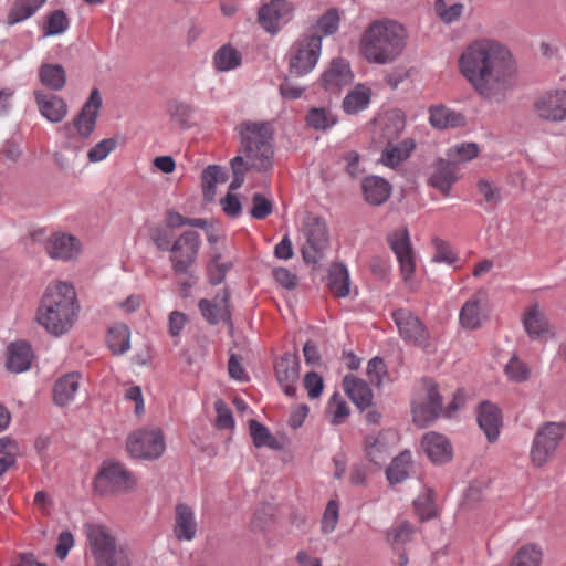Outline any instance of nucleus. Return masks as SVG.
Masks as SVG:
<instances>
[{"label":"nucleus","mask_w":566,"mask_h":566,"mask_svg":"<svg viewBox=\"0 0 566 566\" xmlns=\"http://www.w3.org/2000/svg\"><path fill=\"white\" fill-rule=\"evenodd\" d=\"M70 24L69 18L63 10H54L46 17V22L43 27L44 36H53L62 34L67 30Z\"/></svg>","instance_id":"nucleus-47"},{"label":"nucleus","mask_w":566,"mask_h":566,"mask_svg":"<svg viewBox=\"0 0 566 566\" xmlns=\"http://www.w3.org/2000/svg\"><path fill=\"white\" fill-rule=\"evenodd\" d=\"M411 413L413 423L419 428H427L433 423L441 415L440 411L431 407L426 401L413 403Z\"/></svg>","instance_id":"nucleus-45"},{"label":"nucleus","mask_w":566,"mask_h":566,"mask_svg":"<svg viewBox=\"0 0 566 566\" xmlns=\"http://www.w3.org/2000/svg\"><path fill=\"white\" fill-rule=\"evenodd\" d=\"M415 147L416 144L411 138H406L398 144L389 142L382 150L380 163L386 167L395 168L410 156Z\"/></svg>","instance_id":"nucleus-31"},{"label":"nucleus","mask_w":566,"mask_h":566,"mask_svg":"<svg viewBox=\"0 0 566 566\" xmlns=\"http://www.w3.org/2000/svg\"><path fill=\"white\" fill-rule=\"evenodd\" d=\"M411 452L403 450L395 457L386 470V476L390 484H398L407 480L412 469Z\"/></svg>","instance_id":"nucleus-34"},{"label":"nucleus","mask_w":566,"mask_h":566,"mask_svg":"<svg viewBox=\"0 0 566 566\" xmlns=\"http://www.w3.org/2000/svg\"><path fill=\"white\" fill-rule=\"evenodd\" d=\"M33 95L40 114L49 122L60 123L66 117L67 104L62 97L42 91H34Z\"/></svg>","instance_id":"nucleus-22"},{"label":"nucleus","mask_w":566,"mask_h":566,"mask_svg":"<svg viewBox=\"0 0 566 566\" xmlns=\"http://www.w3.org/2000/svg\"><path fill=\"white\" fill-rule=\"evenodd\" d=\"M455 180L457 177L452 164L441 158L438 159L434 171L429 178V185L441 191L443 196H448Z\"/></svg>","instance_id":"nucleus-30"},{"label":"nucleus","mask_w":566,"mask_h":566,"mask_svg":"<svg viewBox=\"0 0 566 566\" xmlns=\"http://www.w3.org/2000/svg\"><path fill=\"white\" fill-rule=\"evenodd\" d=\"M86 534L96 566H130L126 551L116 545V538L99 524H87Z\"/></svg>","instance_id":"nucleus-6"},{"label":"nucleus","mask_w":566,"mask_h":566,"mask_svg":"<svg viewBox=\"0 0 566 566\" xmlns=\"http://www.w3.org/2000/svg\"><path fill=\"white\" fill-rule=\"evenodd\" d=\"M46 0H15L7 15V24L14 25L32 17Z\"/></svg>","instance_id":"nucleus-38"},{"label":"nucleus","mask_w":566,"mask_h":566,"mask_svg":"<svg viewBox=\"0 0 566 566\" xmlns=\"http://www.w3.org/2000/svg\"><path fill=\"white\" fill-rule=\"evenodd\" d=\"M337 122V115L325 107H311L305 116L306 126L319 132L331 129Z\"/></svg>","instance_id":"nucleus-36"},{"label":"nucleus","mask_w":566,"mask_h":566,"mask_svg":"<svg viewBox=\"0 0 566 566\" xmlns=\"http://www.w3.org/2000/svg\"><path fill=\"white\" fill-rule=\"evenodd\" d=\"M214 408L218 413L217 420H216V427L218 429H231L234 427V419L232 411L230 408L226 405V402L222 399H218L214 402Z\"/></svg>","instance_id":"nucleus-56"},{"label":"nucleus","mask_w":566,"mask_h":566,"mask_svg":"<svg viewBox=\"0 0 566 566\" xmlns=\"http://www.w3.org/2000/svg\"><path fill=\"white\" fill-rule=\"evenodd\" d=\"M353 81L349 63L342 57L333 59L328 69L321 76V86L326 92H338Z\"/></svg>","instance_id":"nucleus-20"},{"label":"nucleus","mask_w":566,"mask_h":566,"mask_svg":"<svg viewBox=\"0 0 566 566\" xmlns=\"http://www.w3.org/2000/svg\"><path fill=\"white\" fill-rule=\"evenodd\" d=\"M78 373H69L56 380L53 387L54 402L60 406H66L78 389Z\"/></svg>","instance_id":"nucleus-32"},{"label":"nucleus","mask_w":566,"mask_h":566,"mask_svg":"<svg viewBox=\"0 0 566 566\" xmlns=\"http://www.w3.org/2000/svg\"><path fill=\"white\" fill-rule=\"evenodd\" d=\"M361 191L368 205L378 207L390 198L392 187L387 179L369 175L361 180Z\"/></svg>","instance_id":"nucleus-25"},{"label":"nucleus","mask_w":566,"mask_h":566,"mask_svg":"<svg viewBox=\"0 0 566 566\" xmlns=\"http://www.w3.org/2000/svg\"><path fill=\"white\" fill-rule=\"evenodd\" d=\"M137 481L134 474L119 461L113 459L102 462L93 480V488L101 496L118 495L135 490Z\"/></svg>","instance_id":"nucleus-5"},{"label":"nucleus","mask_w":566,"mask_h":566,"mask_svg":"<svg viewBox=\"0 0 566 566\" xmlns=\"http://www.w3.org/2000/svg\"><path fill=\"white\" fill-rule=\"evenodd\" d=\"M304 387L311 399L318 398L324 389V380L316 371H308L304 376Z\"/></svg>","instance_id":"nucleus-59"},{"label":"nucleus","mask_w":566,"mask_h":566,"mask_svg":"<svg viewBox=\"0 0 566 566\" xmlns=\"http://www.w3.org/2000/svg\"><path fill=\"white\" fill-rule=\"evenodd\" d=\"M565 432V422H545L538 428L531 449V459L536 467H543L555 453Z\"/></svg>","instance_id":"nucleus-9"},{"label":"nucleus","mask_w":566,"mask_h":566,"mask_svg":"<svg viewBox=\"0 0 566 566\" xmlns=\"http://www.w3.org/2000/svg\"><path fill=\"white\" fill-rule=\"evenodd\" d=\"M322 50V35L306 33L298 39L291 51L289 72L301 77L310 73L317 64Z\"/></svg>","instance_id":"nucleus-7"},{"label":"nucleus","mask_w":566,"mask_h":566,"mask_svg":"<svg viewBox=\"0 0 566 566\" xmlns=\"http://www.w3.org/2000/svg\"><path fill=\"white\" fill-rule=\"evenodd\" d=\"M485 296L486 292L481 289L463 304L459 315L463 328L474 331L482 325L483 314L480 304Z\"/></svg>","instance_id":"nucleus-28"},{"label":"nucleus","mask_w":566,"mask_h":566,"mask_svg":"<svg viewBox=\"0 0 566 566\" xmlns=\"http://www.w3.org/2000/svg\"><path fill=\"white\" fill-rule=\"evenodd\" d=\"M78 311L74 286L59 282L46 287L36 312V321L50 334L61 336L72 328Z\"/></svg>","instance_id":"nucleus-3"},{"label":"nucleus","mask_w":566,"mask_h":566,"mask_svg":"<svg viewBox=\"0 0 566 566\" xmlns=\"http://www.w3.org/2000/svg\"><path fill=\"white\" fill-rule=\"evenodd\" d=\"M542 557V549L537 545L527 544L516 552L510 566H539Z\"/></svg>","instance_id":"nucleus-43"},{"label":"nucleus","mask_w":566,"mask_h":566,"mask_svg":"<svg viewBox=\"0 0 566 566\" xmlns=\"http://www.w3.org/2000/svg\"><path fill=\"white\" fill-rule=\"evenodd\" d=\"M250 434L253 444L256 448L268 447L272 450H280L282 448L279 440L271 434L266 426L255 419L249 420Z\"/></svg>","instance_id":"nucleus-39"},{"label":"nucleus","mask_w":566,"mask_h":566,"mask_svg":"<svg viewBox=\"0 0 566 566\" xmlns=\"http://www.w3.org/2000/svg\"><path fill=\"white\" fill-rule=\"evenodd\" d=\"M349 273L343 263H333L328 270V287L337 297H346L349 294Z\"/></svg>","instance_id":"nucleus-35"},{"label":"nucleus","mask_w":566,"mask_h":566,"mask_svg":"<svg viewBox=\"0 0 566 566\" xmlns=\"http://www.w3.org/2000/svg\"><path fill=\"white\" fill-rule=\"evenodd\" d=\"M423 384L427 391L424 401L442 413L443 398L439 392L438 384L431 378H424Z\"/></svg>","instance_id":"nucleus-58"},{"label":"nucleus","mask_w":566,"mask_h":566,"mask_svg":"<svg viewBox=\"0 0 566 566\" xmlns=\"http://www.w3.org/2000/svg\"><path fill=\"white\" fill-rule=\"evenodd\" d=\"M459 69L474 91L491 103H503L516 87V62L496 41L482 39L469 44L459 57Z\"/></svg>","instance_id":"nucleus-1"},{"label":"nucleus","mask_w":566,"mask_h":566,"mask_svg":"<svg viewBox=\"0 0 566 566\" xmlns=\"http://www.w3.org/2000/svg\"><path fill=\"white\" fill-rule=\"evenodd\" d=\"M413 507L422 522L436 517L437 512L434 507L433 491L431 489H427L423 495H420L413 501Z\"/></svg>","instance_id":"nucleus-48"},{"label":"nucleus","mask_w":566,"mask_h":566,"mask_svg":"<svg viewBox=\"0 0 566 566\" xmlns=\"http://www.w3.org/2000/svg\"><path fill=\"white\" fill-rule=\"evenodd\" d=\"M524 328L531 338H538L548 332V324L545 315L537 305L532 306L523 319Z\"/></svg>","instance_id":"nucleus-41"},{"label":"nucleus","mask_w":566,"mask_h":566,"mask_svg":"<svg viewBox=\"0 0 566 566\" xmlns=\"http://www.w3.org/2000/svg\"><path fill=\"white\" fill-rule=\"evenodd\" d=\"M241 53L230 44L222 45L213 56V63L218 71L227 72L241 64Z\"/></svg>","instance_id":"nucleus-42"},{"label":"nucleus","mask_w":566,"mask_h":566,"mask_svg":"<svg viewBox=\"0 0 566 566\" xmlns=\"http://www.w3.org/2000/svg\"><path fill=\"white\" fill-rule=\"evenodd\" d=\"M337 521H338V503L335 500H331V501H328V503L326 505V509H325V512H324V515L322 518V523H321L323 533L333 532L337 525Z\"/></svg>","instance_id":"nucleus-57"},{"label":"nucleus","mask_w":566,"mask_h":566,"mask_svg":"<svg viewBox=\"0 0 566 566\" xmlns=\"http://www.w3.org/2000/svg\"><path fill=\"white\" fill-rule=\"evenodd\" d=\"M478 423L485 433L489 442L493 443L499 439L502 426L501 409L489 400L480 402L478 408Z\"/></svg>","instance_id":"nucleus-21"},{"label":"nucleus","mask_w":566,"mask_h":566,"mask_svg":"<svg viewBox=\"0 0 566 566\" xmlns=\"http://www.w3.org/2000/svg\"><path fill=\"white\" fill-rule=\"evenodd\" d=\"M306 245L301 250L306 264H317L323 258L324 250L329 244V233L326 221L321 217H313L304 224Z\"/></svg>","instance_id":"nucleus-11"},{"label":"nucleus","mask_w":566,"mask_h":566,"mask_svg":"<svg viewBox=\"0 0 566 566\" xmlns=\"http://www.w3.org/2000/svg\"><path fill=\"white\" fill-rule=\"evenodd\" d=\"M294 14V4L289 0H270L258 10V22L261 28L275 35L287 24Z\"/></svg>","instance_id":"nucleus-13"},{"label":"nucleus","mask_w":566,"mask_h":566,"mask_svg":"<svg viewBox=\"0 0 566 566\" xmlns=\"http://www.w3.org/2000/svg\"><path fill=\"white\" fill-rule=\"evenodd\" d=\"M240 153H243L248 160L245 161L241 155L230 160L232 181L229 192L242 187L247 171L254 169L266 172L273 167V129L269 123H244L240 132Z\"/></svg>","instance_id":"nucleus-2"},{"label":"nucleus","mask_w":566,"mask_h":566,"mask_svg":"<svg viewBox=\"0 0 566 566\" xmlns=\"http://www.w3.org/2000/svg\"><path fill=\"white\" fill-rule=\"evenodd\" d=\"M476 189L483 196L486 203L495 207L502 200L501 188L486 179L476 181Z\"/></svg>","instance_id":"nucleus-54"},{"label":"nucleus","mask_w":566,"mask_h":566,"mask_svg":"<svg viewBox=\"0 0 566 566\" xmlns=\"http://www.w3.org/2000/svg\"><path fill=\"white\" fill-rule=\"evenodd\" d=\"M39 80L46 88L57 92L66 84V72L62 64L43 63L39 69Z\"/></svg>","instance_id":"nucleus-33"},{"label":"nucleus","mask_w":566,"mask_h":566,"mask_svg":"<svg viewBox=\"0 0 566 566\" xmlns=\"http://www.w3.org/2000/svg\"><path fill=\"white\" fill-rule=\"evenodd\" d=\"M412 533L411 524L408 521H403L388 533V539L391 544H403L410 539Z\"/></svg>","instance_id":"nucleus-62"},{"label":"nucleus","mask_w":566,"mask_h":566,"mask_svg":"<svg viewBox=\"0 0 566 566\" xmlns=\"http://www.w3.org/2000/svg\"><path fill=\"white\" fill-rule=\"evenodd\" d=\"M101 106V93L98 88H93L88 99L73 119V126L82 138L87 139L94 132Z\"/></svg>","instance_id":"nucleus-18"},{"label":"nucleus","mask_w":566,"mask_h":566,"mask_svg":"<svg viewBox=\"0 0 566 566\" xmlns=\"http://www.w3.org/2000/svg\"><path fill=\"white\" fill-rule=\"evenodd\" d=\"M216 300H219V303H214L207 298H201L199 301L198 307L202 317L210 325H217L222 321L230 327V329H232L233 323L231 318L230 291L227 287L222 289L216 295Z\"/></svg>","instance_id":"nucleus-16"},{"label":"nucleus","mask_w":566,"mask_h":566,"mask_svg":"<svg viewBox=\"0 0 566 566\" xmlns=\"http://www.w3.org/2000/svg\"><path fill=\"white\" fill-rule=\"evenodd\" d=\"M116 137L105 138L88 150L87 158L91 163H98L105 159L108 154L116 148Z\"/></svg>","instance_id":"nucleus-53"},{"label":"nucleus","mask_w":566,"mask_h":566,"mask_svg":"<svg viewBox=\"0 0 566 566\" xmlns=\"http://www.w3.org/2000/svg\"><path fill=\"white\" fill-rule=\"evenodd\" d=\"M406 40L407 31L402 24L392 20L375 21L361 36L363 55L370 63H391L401 55Z\"/></svg>","instance_id":"nucleus-4"},{"label":"nucleus","mask_w":566,"mask_h":566,"mask_svg":"<svg viewBox=\"0 0 566 566\" xmlns=\"http://www.w3.org/2000/svg\"><path fill=\"white\" fill-rule=\"evenodd\" d=\"M45 251L51 259L69 261L77 255L80 242L71 234L54 233L48 239Z\"/></svg>","instance_id":"nucleus-24"},{"label":"nucleus","mask_w":566,"mask_h":566,"mask_svg":"<svg viewBox=\"0 0 566 566\" xmlns=\"http://www.w3.org/2000/svg\"><path fill=\"white\" fill-rule=\"evenodd\" d=\"M201 244L200 235L195 230L182 232L170 247L169 261L176 275L189 273L196 264Z\"/></svg>","instance_id":"nucleus-10"},{"label":"nucleus","mask_w":566,"mask_h":566,"mask_svg":"<svg viewBox=\"0 0 566 566\" xmlns=\"http://www.w3.org/2000/svg\"><path fill=\"white\" fill-rule=\"evenodd\" d=\"M175 527L174 534L178 541H191L197 533V523L192 509L185 504L178 503L176 505Z\"/></svg>","instance_id":"nucleus-27"},{"label":"nucleus","mask_w":566,"mask_h":566,"mask_svg":"<svg viewBox=\"0 0 566 566\" xmlns=\"http://www.w3.org/2000/svg\"><path fill=\"white\" fill-rule=\"evenodd\" d=\"M385 446L376 438L368 437L366 439V455L370 462L381 465L385 462Z\"/></svg>","instance_id":"nucleus-60"},{"label":"nucleus","mask_w":566,"mask_h":566,"mask_svg":"<svg viewBox=\"0 0 566 566\" xmlns=\"http://www.w3.org/2000/svg\"><path fill=\"white\" fill-rule=\"evenodd\" d=\"M370 103V90L356 86L343 99L342 107L348 115L357 114L365 109Z\"/></svg>","instance_id":"nucleus-40"},{"label":"nucleus","mask_w":566,"mask_h":566,"mask_svg":"<svg viewBox=\"0 0 566 566\" xmlns=\"http://www.w3.org/2000/svg\"><path fill=\"white\" fill-rule=\"evenodd\" d=\"M273 211V203L264 195L256 192L252 196V208L250 214L256 220H263Z\"/></svg>","instance_id":"nucleus-52"},{"label":"nucleus","mask_w":566,"mask_h":566,"mask_svg":"<svg viewBox=\"0 0 566 566\" xmlns=\"http://www.w3.org/2000/svg\"><path fill=\"white\" fill-rule=\"evenodd\" d=\"M107 345L114 355H122L130 347V332L126 324H116L108 328Z\"/></svg>","instance_id":"nucleus-37"},{"label":"nucleus","mask_w":566,"mask_h":566,"mask_svg":"<svg viewBox=\"0 0 566 566\" xmlns=\"http://www.w3.org/2000/svg\"><path fill=\"white\" fill-rule=\"evenodd\" d=\"M504 373L513 382H525L531 377L530 367L514 354L504 367Z\"/></svg>","instance_id":"nucleus-46"},{"label":"nucleus","mask_w":566,"mask_h":566,"mask_svg":"<svg viewBox=\"0 0 566 566\" xmlns=\"http://www.w3.org/2000/svg\"><path fill=\"white\" fill-rule=\"evenodd\" d=\"M219 165H209L201 174V187L205 201L212 202L216 197V184L218 182L217 174Z\"/></svg>","instance_id":"nucleus-49"},{"label":"nucleus","mask_w":566,"mask_h":566,"mask_svg":"<svg viewBox=\"0 0 566 566\" xmlns=\"http://www.w3.org/2000/svg\"><path fill=\"white\" fill-rule=\"evenodd\" d=\"M429 122L437 129L463 127L467 124L462 113L452 111L444 105H434L429 108Z\"/></svg>","instance_id":"nucleus-29"},{"label":"nucleus","mask_w":566,"mask_h":566,"mask_svg":"<svg viewBox=\"0 0 566 566\" xmlns=\"http://www.w3.org/2000/svg\"><path fill=\"white\" fill-rule=\"evenodd\" d=\"M167 113L181 129H187L190 127L188 120L193 113V106L186 102L171 99L167 103Z\"/></svg>","instance_id":"nucleus-44"},{"label":"nucleus","mask_w":566,"mask_h":566,"mask_svg":"<svg viewBox=\"0 0 566 566\" xmlns=\"http://www.w3.org/2000/svg\"><path fill=\"white\" fill-rule=\"evenodd\" d=\"M220 205L223 212L230 218H237L241 214L242 205L239 197L232 192H228L221 200Z\"/></svg>","instance_id":"nucleus-63"},{"label":"nucleus","mask_w":566,"mask_h":566,"mask_svg":"<svg viewBox=\"0 0 566 566\" xmlns=\"http://www.w3.org/2000/svg\"><path fill=\"white\" fill-rule=\"evenodd\" d=\"M432 243L436 248V253L432 259L434 262H443L451 265L458 261L457 254L452 251L447 241L436 238L432 240Z\"/></svg>","instance_id":"nucleus-55"},{"label":"nucleus","mask_w":566,"mask_h":566,"mask_svg":"<svg viewBox=\"0 0 566 566\" xmlns=\"http://www.w3.org/2000/svg\"><path fill=\"white\" fill-rule=\"evenodd\" d=\"M277 382L289 397L296 396V382L300 379V358L296 352L285 353L274 363Z\"/></svg>","instance_id":"nucleus-14"},{"label":"nucleus","mask_w":566,"mask_h":566,"mask_svg":"<svg viewBox=\"0 0 566 566\" xmlns=\"http://www.w3.org/2000/svg\"><path fill=\"white\" fill-rule=\"evenodd\" d=\"M538 117L548 122L566 120V91L548 92L534 102Z\"/></svg>","instance_id":"nucleus-17"},{"label":"nucleus","mask_w":566,"mask_h":566,"mask_svg":"<svg viewBox=\"0 0 566 566\" xmlns=\"http://www.w3.org/2000/svg\"><path fill=\"white\" fill-rule=\"evenodd\" d=\"M391 316L398 327L400 337L406 343L423 349L429 347V331L418 316L405 308L394 311Z\"/></svg>","instance_id":"nucleus-12"},{"label":"nucleus","mask_w":566,"mask_h":566,"mask_svg":"<svg viewBox=\"0 0 566 566\" xmlns=\"http://www.w3.org/2000/svg\"><path fill=\"white\" fill-rule=\"evenodd\" d=\"M232 268V262L208 265V281L211 285H219L223 282L227 272Z\"/></svg>","instance_id":"nucleus-64"},{"label":"nucleus","mask_w":566,"mask_h":566,"mask_svg":"<svg viewBox=\"0 0 566 566\" xmlns=\"http://www.w3.org/2000/svg\"><path fill=\"white\" fill-rule=\"evenodd\" d=\"M420 444L428 459L436 465L449 463L453 458L452 444L441 433L436 431L424 433Z\"/></svg>","instance_id":"nucleus-19"},{"label":"nucleus","mask_w":566,"mask_h":566,"mask_svg":"<svg viewBox=\"0 0 566 566\" xmlns=\"http://www.w3.org/2000/svg\"><path fill=\"white\" fill-rule=\"evenodd\" d=\"M339 13L336 8L327 9L317 20V27L324 35H332L338 31Z\"/></svg>","instance_id":"nucleus-50"},{"label":"nucleus","mask_w":566,"mask_h":566,"mask_svg":"<svg viewBox=\"0 0 566 566\" xmlns=\"http://www.w3.org/2000/svg\"><path fill=\"white\" fill-rule=\"evenodd\" d=\"M387 240L398 259L405 280H409L415 273L416 263L408 229L403 227L395 230Z\"/></svg>","instance_id":"nucleus-15"},{"label":"nucleus","mask_w":566,"mask_h":566,"mask_svg":"<svg viewBox=\"0 0 566 566\" xmlns=\"http://www.w3.org/2000/svg\"><path fill=\"white\" fill-rule=\"evenodd\" d=\"M343 387L347 397L360 410H365L373 403V390L369 385L354 375H346L343 378Z\"/></svg>","instance_id":"nucleus-26"},{"label":"nucleus","mask_w":566,"mask_h":566,"mask_svg":"<svg viewBox=\"0 0 566 566\" xmlns=\"http://www.w3.org/2000/svg\"><path fill=\"white\" fill-rule=\"evenodd\" d=\"M6 356L7 369L18 374L30 369L33 359V350L27 340H15L8 345Z\"/></svg>","instance_id":"nucleus-23"},{"label":"nucleus","mask_w":566,"mask_h":566,"mask_svg":"<svg viewBox=\"0 0 566 566\" xmlns=\"http://www.w3.org/2000/svg\"><path fill=\"white\" fill-rule=\"evenodd\" d=\"M463 8L462 3H454L448 7L444 0L434 1V10L438 17L446 23L457 21L461 17Z\"/></svg>","instance_id":"nucleus-51"},{"label":"nucleus","mask_w":566,"mask_h":566,"mask_svg":"<svg viewBox=\"0 0 566 566\" xmlns=\"http://www.w3.org/2000/svg\"><path fill=\"white\" fill-rule=\"evenodd\" d=\"M274 280L286 290H294L297 286L298 277L292 273L289 269L279 266L273 269Z\"/></svg>","instance_id":"nucleus-61"},{"label":"nucleus","mask_w":566,"mask_h":566,"mask_svg":"<svg viewBox=\"0 0 566 566\" xmlns=\"http://www.w3.org/2000/svg\"><path fill=\"white\" fill-rule=\"evenodd\" d=\"M126 449L135 459L157 460L165 452L166 444L160 428H143L130 433Z\"/></svg>","instance_id":"nucleus-8"}]
</instances>
